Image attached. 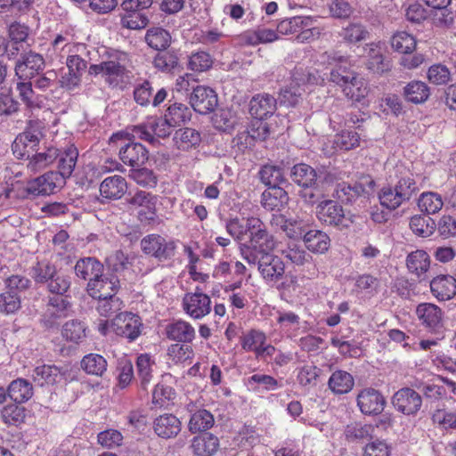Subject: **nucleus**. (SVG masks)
I'll return each instance as SVG.
<instances>
[{
  "label": "nucleus",
  "instance_id": "obj_40",
  "mask_svg": "<svg viewBox=\"0 0 456 456\" xmlns=\"http://www.w3.org/2000/svg\"><path fill=\"white\" fill-rule=\"evenodd\" d=\"M291 178L299 186L311 188L317 179V173L311 166L300 163L291 169Z\"/></svg>",
  "mask_w": 456,
  "mask_h": 456
},
{
  "label": "nucleus",
  "instance_id": "obj_39",
  "mask_svg": "<svg viewBox=\"0 0 456 456\" xmlns=\"http://www.w3.org/2000/svg\"><path fill=\"white\" fill-rule=\"evenodd\" d=\"M375 427L370 424L353 423L347 425L344 435L350 443H363L373 437Z\"/></svg>",
  "mask_w": 456,
  "mask_h": 456
},
{
  "label": "nucleus",
  "instance_id": "obj_60",
  "mask_svg": "<svg viewBox=\"0 0 456 456\" xmlns=\"http://www.w3.org/2000/svg\"><path fill=\"white\" fill-rule=\"evenodd\" d=\"M212 63V58L208 53L197 52L189 57L188 69L196 72H203L208 70Z\"/></svg>",
  "mask_w": 456,
  "mask_h": 456
},
{
  "label": "nucleus",
  "instance_id": "obj_42",
  "mask_svg": "<svg viewBox=\"0 0 456 456\" xmlns=\"http://www.w3.org/2000/svg\"><path fill=\"white\" fill-rule=\"evenodd\" d=\"M429 94L428 86L421 81H411L403 88L404 98L415 104L426 102Z\"/></svg>",
  "mask_w": 456,
  "mask_h": 456
},
{
  "label": "nucleus",
  "instance_id": "obj_58",
  "mask_svg": "<svg viewBox=\"0 0 456 456\" xmlns=\"http://www.w3.org/2000/svg\"><path fill=\"white\" fill-rule=\"evenodd\" d=\"M153 65L162 72H171L178 66V57L175 52H163L155 56Z\"/></svg>",
  "mask_w": 456,
  "mask_h": 456
},
{
  "label": "nucleus",
  "instance_id": "obj_19",
  "mask_svg": "<svg viewBox=\"0 0 456 456\" xmlns=\"http://www.w3.org/2000/svg\"><path fill=\"white\" fill-rule=\"evenodd\" d=\"M119 287V281L117 277L108 278L102 274L94 278L87 283V292L94 299H102L115 294Z\"/></svg>",
  "mask_w": 456,
  "mask_h": 456
},
{
  "label": "nucleus",
  "instance_id": "obj_50",
  "mask_svg": "<svg viewBox=\"0 0 456 456\" xmlns=\"http://www.w3.org/2000/svg\"><path fill=\"white\" fill-rule=\"evenodd\" d=\"M167 354L174 362L182 363L191 361L194 351L189 343H175L168 346Z\"/></svg>",
  "mask_w": 456,
  "mask_h": 456
},
{
  "label": "nucleus",
  "instance_id": "obj_22",
  "mask_svg": "<svg viewBox=\"0 0 456 456\" xmlns=\"http://www.w3.org/2000/svg\"><path fill=\"white\" fill-rule=\"evenodd\" d=\"M219 447L218 437L209 432H203L194 436L191 443V448L195 456H214Z\"/></svg>",
  "mask_w": 456,
  "mask_h": 456
},
{
  "label": "nucleus",
  "instance_id": "obj_46",
  "mask_svg": "<svg viewBox=\"0 0 456 456\" xmlns=\"http://www.w3.org/2000/svg\"><path fill=\"white\" fill-rule=\"evenodd\" d=\"M191 117V111L188 106L183 103L175 102L171 104L165 114V118L167 121L175 126H180L189 121Z\"/></svg>",
  "mask_w": 456,
  "mask_h": 456
},
{
  "label": "nucleus",
  "instance_id": "obj_51",
  "mask_svg": "<svg viewBox=\"0 0 456 456\" xmlns=\"http://www.w3.org/2000/svg\"><path fill=\"white\" fill-rule=\"evenodd\" d=\"M365 189L361 183L351 185L346 183H340L337 185L335 194L343 202H351L362 195Z\"/></svg>",
  "mask_w": 456,
  "mask_h": 456
},
{
  "label": "nucleus",
  "instance_id": "obj_41",
  "mask_svg": "<svg viewBox=\"0 0 456 456\" xmlns=\"http://www.w3.org/2000/svg\"><path fill=\"white\" fill-rule=\"evenodd\" d=\"M315 20L310 16H295L281 20L277 26V32L290 35L299 32L305 27L314 24Z\"/></svg>",
  "mask_w": 456,
  "mask_h": 456
},
{
  "label": "nucleus",
  "instance_id": "obj_28",
  "mask_svg": "<svg viewBox=\"0 0 456 456\" xmlns=\"http://www.w3.org/2000/svg\"><path fill=\"white\" fill-rule=\"evenodd\" d=\"M62 375L61 368L55 365L43 364L33 370L31 378L37 385L43 387L53 385L61 379Z\"/></svg>",
  "mask_w": 456,
  "mask_h": 456
},
{
  "label": "nucleus",
  "instance_id": "obj_7",
  "mask_svg": "<svg viewBox=\"0 0 456 456\" xmlns=\"http://www.w3.org/2000/svg\"><path fill=\"white\" fill-rule=\"evenodd\" d=\"M65 179L57 171H49L30 180L28 183V191L34 195H50L62 188Z\"/></svg>",
  "mask_w": 456,
  "mask_h": 456
},
{
  "label": "nucleus",
  "instance_id": "obj_6",
  "mask_svg": "<svg viewBox=\"0 0 456 456\" xmlns=\"http://www.w3.org/2000/svg\"><path fill=\"white\" fill-rule=\"evenodd\" d=\"M248 229L251 246L258 249L261 255L268 253L276 247V240L270 234L264 223L257 217H248Z\"/></svg>",
  "mask_w": 456,
  "mask_h": 456
},
{
  "label": "nucleus",
  "instance_id": "obj_52",
  "mask_svg": "<svg viewBox=\"0 0 456 456\" xmlns=\"http://www.w3.org/2000/svg\"><path fill=\"white\" fill-rule=\"evenodd\" d=\"M260 179L269 188L280 187V183L284 181L282 169L272 166H264L259 172Z\"/></svg>",
  "mask_w": 456,
  "mask_h": 456
},
{
  "label": "nucleus",
  "instance_id": "obj_29",
  "mask_svg": "<svg viewBox=\"0 0 456 456\" xmlns=\"http://www.w3.org/2000/svg\"><path fill=\"white\" fill-rule=\"evenodd\" d=\"M165 332L167 338L178 343H191L195 338L194 329L183 321H177L167 324L165 328Z\"/></svg>",
  "mask_w": 456,
  "mask_h": 456
},
{
  "label": "nucleus",
  "instance_id": "obj_55",
  "mask_svg": "<svg viewBox=\"0 0 456 456\" xmlns=\"http://www.w3.org/2000/svg\"><path fill=\"white\" fill-rule=\"evenodd\" d=\"M86 327L82 322L71 320L62 328V336L71 342L78 343L86 337Z\"/></svg>",
  "mask_w": 456,
  "mask_h": 456
},
{
  "label": "nucleus",
  "instance_id": "obj_49",
  "mask_svg": "<svg viewBox=\"0 0 456 456\" xmlns=\"http://www.w3.org/2000/svg\"><path fill=\"white\" fill-rule=\"evenodd\" d=\"M391 45L395 51L407 54L415 49L416 40L411 34L399 31L392 37Z\"/></svg>",
  "mask_w": 456,
  "mask_h": 456
},
{
  "label": "nucleus",
  "instance_id": "obj_3",
  "mask_svg": "<svg viewBox=\"0 0 456 456\" xmlns=\"http://www.w3.org/2000/svg\"><path fill=\"white\" fill-rule=\"evenodd\" d=\"M419 188L411 175L402 176L395 185H387L380 189V204L389 210H395L408 202L417 193Z\"/></svg>",
  "mask_w": 456,
  "mask_h": 456
},
{
  "label": "nucleus",
  "instance_id": "obj_21",
  "mask_svg": "<svg viewBox=\"0 0 456 456\" xmlns=\"http://www.w3.org/2000/svg\"><path fill=\"white\" fill-rule=\"evenodd\" d=\"M119 158L126 165L139 167L148 159V151L139 142H129L120 146Z\"/></svg>",
  "mask_w": 456,
  "mask_h": 456
},
{
  "label": "nucleus",
  "instance_id": "obj_38",
  "mask_svg": "<svg viewBox=\"0 0 456 456\" xmlns=\"http://www.w3.org/2000/svg\"><path fill=\"white\" fill-rule=\"evenodd\" d=\"M7 395L14 403H23L32 397L33 387L28 380L17 379L9 385Z\"/></svg>",
  "mask_w": 456,
  "mask_h": 456
},
{
  "label": "nucleus",
  "instance_id": "obj_54",
  "mask_svg": "<svg viewBox=\"0 0 456 456\" xmlns=\"http://www.w3.org/2000/svg\"><path fill=\"white\" fill-rule=\"evenodd\" d=\"M368 35L369 32L366 28L358 22L349 23L340 32L342 38L351 44L365 40Z\"/></svg>",
  "mask_w": 456,
  "mask_h": 456
},
{
  "label": "nucleus",
  "instance_id": "obj_16",
  "mask_svg": "<svg viewBox=\"0 0 456 456\" xmlns=\"http://www.w3.org/2000/svg\"><path fill=\"white\" fill-rule=\"evenodd\" d=\"M44 67L45 61L42 55L29 52L18 60L15 73L20 79L33 78Z\"/></svg>",
  "mask_w": 456,
  "mask_h": 456
},
{
  "label": "nucleus",
  "instance_id": "obj_59",
  "mask_svg": "<svg viewBox=\"0 0 456 456\" xmlns=\"http://www.w3.org/2000/svg\"><path fill=\"white\" fill-rule=\"evenodd\" d=\"M21 403L9 404L2 411V417L5 423L9 425H18L24 421L25 408Z\"/></svg>",
  "mask_w": 456,
  "mask_h": 456
},
{
  "label": "nucleus",
  "instance_id": "obj_2",
  "mask_svg": "<svg viewBox=\"0 0 456 456\" xmlns=\"http://www.w3.org/2000/svg\"><path fill=\"white\" fill-rule=\"evenodd\" d=\"M129 58L126 53L116 52L107 60L89 67L91 75H101L103 80L112 87H120L129 77Z\"/></svg>",
  "mask_w": 456,
  "mask_h": 456
},
{
  "label": "nucleus",
  "instance_id": "obj_56",
  "mask_svg": "<svg viewBox=\"0 0 456 456\" xmlns=\"http://www.w3.org/2000/svg\"><path fill=\"white\" fill-rule=\"evenodd\" d=\"M410 227L416 235L428 237L435 231V222L431 218L414 216L411 218Z\"/></svg>",
  "mask_w": 456,
  "mask_h": 456
},
{
  "label": "nucleus",
  "instance_id": "obj_47",
  "mask_svg": "<svg viewBox=\"0 0 456 456\" xmlns=\"http://www.w3.org/2000/svg\"><path fill=\"white\" fill-rule=\"evenodd\" d=\"M119 16L122 27L128 29H142L149 23V18L142 12H121Z\"/></svg>",
  "mask_w": 456,
  "mask_h": 456
},
{
  "label": "nucleus",
  "instance_id": "obj_48",
  "mask_svg": "<svg viewBox=\"0 0 456 456\" xmlns=\"http://www.w3.org/2000/svg\"><path fill=\"white\" fill-rule=\"evenodd\" d=\"M56 274L54 265L47 261L37 262L30 271V275L37 283H48Z\"/></svg>",
  "mask_w": 456,
  "mask_h": 456
},
{
  "label": "nucleus",
  "instance_id": "obj_62",
  "mask_svg": "<svg viewBox=\"0 0 456 456\" xmlns=\"http://www.w3.org/2000/svg\"><path fill=\"white\" fill-rule=\"evenodd\" d=\"M320 371L321 370L314 365H304L298 369L297 379L303 387H314L316 385Z\"/></svg>",
  "mask_w": 456,
  "mask_h": 456
},
{
  "label": "nucleus",
  "instance_id": "obj_36",
  "mask_svg": "<svg viewBox=\"0 0 456 456\" xmlns=\"http://www.w3.org/2000/svg\"><path fill=\"white\" fill-rule=\"evenodd\" d=\"M173 140L179 150L188 151L200 145L201 135L196 129L185 127L176 130Z\"/></svg>",
  "mask_w": 456,
  "mask_h": 456
},
{
  "label": "nucleus",
  "instance_id": "obj_44",
  "mask_svg": "<svg viewBox=\"0 0 456 456\" xmlns=\"http://www.w3.org/2000/svg\"><path fill=\"white\" fill-rule=\"evenodd\" d=\"M444 206L442 196L434 191H427L420 194L418 207L421 212L433 215L439 212Z\"/></svg>",
  "mask_w": 456,
  "mask_h": 456
},
{
  "label": "nucleus",
  "instance_id": "obj_8",
  "mask_svg": "<svg viewBox=\"0 0 456 456\" xmlns=\"http://www.w3.org/2000/svg\"><path fill=\"white\" fill-rule=\"evenodd\" d=\"M316 78L312 74L305 75L297 69L293 74L292 81L289 86L282 88L280 92L279 102L287 106H295L298 103L303 89L302 85L306 83H314Z\"/></svg>",
  "mask_w": 456,
  "mask_h": 456
},
{
  "label": "nucleus",
  "instance_id": "obj_33",
  "mask_svg": "<svg viewBox=\"0 0 456 456\" xmlns=\"http://www.w3.org/2000/svg\"><path fill=\"white\" fill-rule=\"evenodd\" d=\"M305 247L311 252L322 254L330 246V240L328 234L320 230H310L303 237Z\"/></svg>",
  "mask_w": 456,
  "mask_h": 456
},
{
  "label": "nucleus",
  "instance_id": "obj_43",
  "mask_svg": "<svg viewBox=\"0 0 456 456\" xmlns=\"http://www.w3.org/2000/svg\"><path fill=\"white\" fill-rule=\"evenodd\" d=\"M361 137L357 132L342 130L334 136L332 149L334 151H350L360 145Z\"/></svg>",
  "mask_w": 456,
  "mask_h": 456
},
{
  "label": "nucleus",
  "instance_id": "obj_32",
  "mask_svg": "<svg viewBox=\"0 0 456 456\" xmlns=\"http://www.w3.org/2000/svg\"><path fill=\"white\" fill-rule=\"evenodd\" d=\"M354 386L353 376L342 370L334 371L329 380L328 387L335 395H344L349 393Z\"/></svg>",
  "mask_w": 456,
  "mask_h": 456
},
{
  "label": "nucleus",
  "instance_id": "obj_25",
  "mask_svg": "<svg viewBox=\"0 0 456 456\" xmlns=\"http://www.w3.org/2000/svg\"><path fill=\"white\" fill-rule=\"evenodd\" d=\"M127 190L126 179L121 175L106 177L100 184L101 196L107 200L121 199Z\"/></svg>",
  "mask_w": 456,
  "mask_h": 456
},
{
  "label": "nucleus",
  "instance_id": "obj_18",
  "mask_svg": "<svg viewBox=\"0 0 456 456\" xmlns=\"http://www.w3.org/2000/svg\"><path fill=\"white\" fill-rule=\"evenodd\" d=\"M152 428L159 437L171 439L180 433L182 422L174 414L164 413L154 419Z\"/></svg>",
  "mask_w": 456,
  "mask_h": 456
},
{
  "label": "nucleus",
  "instance_id": "obj_5",
  "mask_svg": "<svg viewBox=\"0 0 456 456\" xmlns=\"http://www.w3.org/2000/svg\"><path fill=\"white\" fill-rule=\"evenodd\" d=\"M142 250L159 261H166L175 256L176 244L174 240H167L159 234H150L141 240Z\"/></svg>",
  "mask_w": 456,
  "mask_h": 456
},
{
  "label": "nucleus",
  "instance_id": "obj_11",
  "mask_svg": "<svg viewBox=\"0 0 456 456\" xmlns=\"http://www.w3.org/2000/svg\"><path fill=\"white\" fill-rule=\"evenodd\" d=\"M316 216L324 224L344 227L346 219L342 206L335 200H324L316 207Z\"/></svg>",
  "mask_w": 456,
  "mask_h": 456
},
{
  "label": "nucleus",
  "instance_id": "obj_35",
  "mask_svg": "<svg viewBox=\"0 0 456 456\" xmlns=\"http://www.w3.org/2000/svg\"><path fill=\"white\" fill-rule=\"evenodd\" d=\"M146 44L157 51L166 50L171 44L170 33L162 27L150 28L144 37Z\"/></svg>",
  "mask_w": 456,
  "mask_h": 456
},
{
  "label": "nucleus",
  "instance_id": "obj_12",
  "mask_svg": "<svg viewBox=\"0 0 456 456\" xmlns=\"http://www.w3.org/2000/svg\"><path fill=\"white\" fill-rule=\"evenodd\" d=\"M356 402L361 412L369 416L381 414L387 403L384 395L371 387L361 390L356 397Z\"/></svg>",
  "mask_w": 456,
  "mask_h": 456
},
{
  "label": "nucleus",
  "instance_id": "obj_31",
  "mask_svg": "<svg viewBox=\"0 0 456 456\" xmlns=\"http://www.w3.org/2000/svg\"><path fill=\"white\" fill-rule=\"evenodd\" d=\"M289 200L286 191L281 187L269 188L261 195L262 206L270 211L280 210Z\"/></svg>",
  "mask_w": 456,
  "mask_h": 456
},
{
  "label": "nucleus",
  "instance_id": "obj_37",
  "mask_svg": "<svg viewBox=\"0 0 456 456\" xmlns=\"http://www.w3.org/2000/svg\"><path fill=\"white\" fill-rule=\"evenodd\" d=\"M77 156L78 151L73 145L69 146L64 151H60V155L56 159L59 169L57 172L60 173L64 179L71 175L77 164Z\"/></svg>",
  "mask_w": 456,
  "mask_h": 456
},
{
  "label": "nucleus",
  "instance_id": "obj_63",
  "mask_svg": "<svg viewBox=\"0 0 456 456\" xmlns=\"http://www.w3.org/2000/svg\"><path fill=\"white\" fill-rule=\"evenodd\" d=\"M379 284V280L370 274L358 276L354 283L356 291L364 295H370L376 292Z\"/></svg>",
  "mask_w": 456,
  "mask_h": 456
},
{
  "label": "nucleus",
  "instance_id": "obj_64",
  "mask_svg": "<svg viewBox=\"0 0 456 456\" xmlns=\"http://www.w3.org/2000/svg\"><path fill=\"white\" fill-rule=\"evenodd\" d=\"M130 177L142 187H153L157 184L156 175L148 168L133 169Z\"/></svg>",
  "mask_w": 456,
  "mask_h": 456
},
{
  "label": "nucleus",
  "instance_id": "obj_53",
  "mask_svg": "<svg viewBox=\"0 0 456 456\" xmlns=\"http://www.w3.org/2000/svg\"><path fill=\"white\" fill-rule=\"evenodd\" d=\"M265 340L266 336L264 332L251 330L240 338V344L245 351L256 354L260 346L265 344Z\"/></svg>",
  "mask_w": 456,
  "mask_h": 456
},
{
  "label": "nucleus",
  "instance_id": "obj_57",
  "mask_svg": "<svg viewBox=\"0 0 456 456\" xmlns=\"http://www.w3.org/2000/svg\"><path fill=\"white\" fill-rule=\"evenodd\" d=\"M213 126L223 132L231 131L235 124V118L228 109L218 110L212 117Z\"/></svg>",
  "mask_w": 456,
  "mask_h": 456
},
{
  "label": "nucleus",
  "instance_id": "obj_30",
  "mask_svg": "<svg viewBox=\"0 0 456 456\" xmlns=\"http://www.w3.org/2000/svg\"><path fill=\"white\" fill-rule=\"evenodd\" d=\"M40 141L33 138V135L20 133L12 144V151L18 159H29L37 151Z\"/></svg>",
  "mask_w": 456,
  "mask_h": 456
},
{
  "label": "nucleus",
  "instance_id": "obj_14",
  "mask_svg": "<svg viewBox=\"0 0 456 456\" xmlns=\"http://www.w3.org/2000/svg\"><path fill=\"white\" fill-rule=\"evenodd\" d=\"M257 269L263 279L268 282L279 281L285 273V265L281 257L269 252L260 256Z\"/></svg>",
  "mask_w": 456,
  "mask_h": 456
},
{
  "label": "nucleus",
  "instance_id": "obj_1",
  "mask_svg": "<svg viewBox=\"0 0 456 456\" xmlns=\"http://www.w3.org/2000/svg\"><path fill=\"white\" fill-rule=\"evenodd\" d=\"M338 63L330 71V80L338 85L344 94L352 101L361 102L369 93L365 81L348 69V61L343 56L332 57V63Z\"/></svg>",
  "mask_w": 456,
  "mask_h": 456
},
{
  "label": "nucleus",
  "instance_id": "obj_9",
  "mask_svg": "<svg viewBox=\"0 0 456 456\" xmlns=\"http://www.w3.org/2000/svg\"><path fill=\"white\" fill-rule=\"evenodd\" d=\"M189 413L188 430L191 434L207 432L215 425L214 415L208 410L198 406L196 403L190 402L185 406Z\"/></svg>",
  "mask_w": 456,
  "mask_h": 456
},
{
  "label": "nucleus",
  "instance_id": "obj_4",
  "mask_svg": "<svg viewBox=\"0 0 456 456\" xmlns=\"http://www.w3.org/2000/svg\"><path fill=\"white\" fill-rule=\"evenodd\" d=\"M142 326L139 315H115V317L109 322L99 324V331L106 336L110 333H114L117 336L125 337L129 341H134L141 333L140 328Z\"/></svg>",
  "mask_w": 456,
  "mask_h": 456
},
{
  "label": "nucleus",
  "instance_id": "obj_45",
  "mask_svg": "<svg viewBox=\"0 0 456 456\" xmlns=\"http://www.w3.org/2000/svg\"><path fill=\"white\" fill-rule=\"evenodd\" d=\"M81 368L87 374L102 376L107 370V361L98 354H89L83 357Z\"/></svg>",
  "mask_w": 456,
  "mask_h": 456
},
{
  "label": "nucleus",
  "instance_id": "obj_13",
  "mask_svg": "<svg viewBox=\"0 0 456 456\" xmlns=\"http://www.w3.org/2000/svg\"><path fill=\"white\" fill-rule=\"evenodd\" d=\"M173 126L166 118H156L149 121L146 125L135 126L133 130V136L155 143L157 142L155 136L159 138L168 136Z\"/></svg>",
  "mask_w": 456,
  "mask_h": 456
},
{
  "label": "nucleus",
  "instance_id": "obj_26",
  "mask_svg": "<svg viewBox=\"0 0 456 456\" xmlns=\"http://www.w3.org/2000/svg\"><path fill=\"white\" fill-rule=\"evenodd\" d=\"M74 270L77 277L90 281L102 276L103 265L94 257H85L76 263Z\"/></svg>",
  "mask_w": 456,
  "mask_h": 456
},
{
  "label": "nucleus",
  "instance_id": "obj_20",
  "mask_svg": "<svg viewBox=\"0 0 456 456\" xmlns=\"http://www.w3.org/2000/svg\"><path fill=\"white\" fill-rule=\"evenodd\" d=\"M158 197L144 191H138L129 200L128 203L133 206L145 208L147 211L142 209L138 212L142 222H152L156 219V205Z\"/></svg>",
  "mask_w": 456,
  "mask_h": 456
},
{
  "label": "nucleus",
  "instance_id": "obj_27",
  "mask_svg": "<svg viewBox=\"0 0 456 456\" xmlns=\"http://www.w3.org/2000/svg\"><path fill=\"white\" fill-rule=\"evenodd\" d=\"M60 150L53 146L45 148L44 151L33 153L28 159L27 167L30 172L36 173L56 161Z\"/></svg>",
  "mask_w": 456,
  "mask_h": 456
},
{
  "label": "nucleus",
  "instance_id": "obj_24",
  "mask_svg": "<svg viewBox=\"0 0 456 456\" xmlns=\"http://www.w3.org/2000/svg\"><path fill=\"white\" fill-rule=\"evenodd\" d=\"M277 100L269 94H258L250 102V113L256 119H264L274 113Z\"/></svg>",
  "mask_w": 456,
  "mask_h": 456
},
{
  "label": "nucleus",
  "instance_id": "obj_23",
  "mask_svg": "<svg viewBox=\"0 0 456 456\" xmlns=\"http://www.w3.org/2000/svg\"><path fill=\"white\" fill-rule=\"evenodd\" d=\"M432 294L440 300H448L456 295V279L448 274L433 278L430 282Z\"/></svg>",
  "mask_w": 456,
  "mask_h": 456
},
{
  "label": "nucleus",
  "instance_id": "obj_15",
  "mask_svg": "<svg viewBox=\"0 0 456 456\" xmlns=\"http://www.w3.org/2000/svg\"><path fill=\"white\" fill-rule=\"evenodd\" d=\"M193 110L200 114H208L217 106V95L210 87L197 86L190 97Z\"/></svg>",
  "mask_w": 456,
  "mask_h": 456
},
{
  "label": "nucleus",
  "instance_id": "obj_34",
  "mask_svg": "<svg viewBox=\"0 0 456 456\" xmlns=\"http://www.w3.org/2000/svg\"><path fill=\"white\" fill-rule=\"evenodd\" d=\"M211 300L203 293L186 294L183 300L186 314H209Z\"/></svg>",
  "mask_w": 456,
  "mask_h": 456
},
{
  "label": "nucleus",
  "instance_id": "obj_17",
  "mask_svg": "<svg viewBox=\"0 0 456 456\" xmlns=\"http://www.w3.org/2000/svg\"><path fill=\"white\" fill-rule=\"evenodd\" d=\"M431 265L429 255L422 249L411 252L406 256V267L408 272L415 276L419 281L428 280V273Z\"/></svg>",
  "mask_w": 456,
  "mask_h": 456
},
{
  "label": "nucleus",
  "instance_id": "obj_61",
  "mask_svg": "<svg viewBox=\"0 0 456 456\" xmlns=\"http://www.w3.org/2000/svg\"><path fill=\"white\" fill-rule=\"evenodd\" d=\"M428 79L434 85H445L451 80L449 69L443 64H434L428 69Z\"/></svg>",
  "mask_w": 456,
  "mask_h": 456
},
{
  "label": "nucleus",
  "instance_id": "obj_10",
  "mask_svg": "<svg viewBox=\"0 0 456 456\" xmlns=\"http://www.w3.org/2000/svg\"><path fill=\"white\" fill-rule=\"evenodd\" d=\"M392 403L396 411L404 415H416L422 405L421 395L411 387H403L392 397Z\"/></svg>",
  "mask_w": 456,
  "mask_h": 456
}]
</instances>
